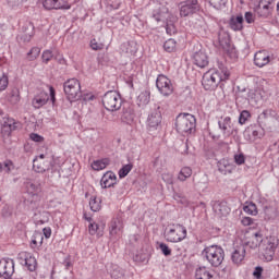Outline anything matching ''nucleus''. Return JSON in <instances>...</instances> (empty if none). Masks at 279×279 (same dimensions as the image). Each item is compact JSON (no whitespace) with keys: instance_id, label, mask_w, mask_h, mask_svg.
Returning a JSON list of instances; mask_svg holds the SVG:
<instances>
[{"instance_id":"1","label":"nucleus","mask_w":279,"mask_h":279,"mask_svg":"<svg viewBox=\"0 0 279 279\" xmlns=\"http://www.w3.org/2000/svg\"><path fill=\"white\" fill-rule=\"evenodd\" d=\"M230 80V70L222 61H217L216 70H208L202 80V85L206 90H216L221 82Z\"/></svg>"},{"instance_id":"2","label":"nucleus","mask_w":279,"mask_h":279,"mask_svg":"<svg viewBox=\"0 0 279 279\" xmlns=\"http://www.w3.org/2000/svg\"><path fill=\"white\" fill-rule=\"evenodd\" d=\"M202 254L210 267H221L223 260H226V251L217 244L206 246Z\"/></svg>"},{"instance_id":"3","label":"nucleus","mask_w":279,"mask_h":279,"mask_svg":"<svg viewBox=\"0 0 279 279\" xmlns=\"http://www.w3.org/2000/svg\"><path fill=\"white\" fill-rule=\"evenodd\" d=\"M197 125L195 116L191 113L179 114L175 120V128L179 134H193Z\"/></svg>"},{"instance_id":"4","label":"nucleus","mask_w":279,"mask_h":279,"mask_svg":"<svg viewBox=\"0 0 279 279\" xmlns=\"http://www.w3.org/2000/svg\"><path fill=\"white\" fill-rule=\"evenodd\" d=\"M189 234L186 227L181 223L169 225L165 231V239L168 243H181Z\"/></svg>"},{"instance_id":"5","label":"nucleus","mask_w":279,"mask_h":279,"mask_svg":"<svg viewBox=\"0 0 279 279\" xmlns=\"http://www.w3.org/2000/svg\"><path fill=\"white\" fill-rule=\"evenodd\" d=\"M63 92L70 104L80 101L82 99V83L77 78H70L63 83Z\"/></svg>"},{"instance_id":"6","label":"nucleus","mask_w":279,"mask_h":279,"mask_svg":"<svg viewBox=\"0 0 279 279\" xmlns=\"http://www.w3.org/2000/svg\"><path fill=\"white\" fill-rule=\"evenodd\" d=\"M279 239L276 235H270L264 239L260 245V252L264 256V259L267 263H271L274 260V256H276V250H278Z\"/></svg>"},{"instance_id":"7","label":"nucleus","mask_w":279,"mask_h":279,"mask_svg":"<svg viewBox=\"0 0 279 279\" xmlns=\"http://www.w3.org/2000/svg\"><path fill=\"white\" fill-rule=\"evenodd\" d=\"M122 104L121 94L117 90H109L102 96V106L109 112L121 110Z\"/></svg>"},{"instance_id":"8","label":"nucleus","mask_w":279,"mask_h":279,"mask_svg":"<svg viewBox=\"0 0 279 279\" xmlns=\"http://www.w3.org/2000/svg\"><path fill=\"white\" fill-rule=\"evenodd\" d=\"M162 125V113L160 112V107L151 110L146 119V128L148 132H156V130H160Z\"/></svg>"},{"instance_id":"9","label":"nucleus","mask_w":279,"mask_h":279,"mask_svg":"<svg viewBox=\"0 0 279 279\" xmlns=\"http://www.w3.org/2000/svg\"><path fill=\"white\" fill-rule=\"evenodd\" d=\"M156 88L162 97L173 95V83L165 74H159L156 80Z\"/></svg>"},{"instance_id":"10","label":"nucleus","mask_w":279,"mask_h":279,"mask_svg":"<svg viewBox=\"0 0 279 279\" xmlns=\"http://www.w3.org/2000/svg\"><path fill=\"white\" fill-rule=\"evenodd\" d=\"M265 239H263V232L260 231H248L245 234L244 247H251V250H256V247H260Z\"/></svg>"},{"instance_id":"11","label":"nucleus","mask_w":279,"mask_h":279,"mask_svg":"<svg viewBox=\"0 0 279 279\" xmlns=\"http://www.w3.org/2000/svg\"><path fill=\"white\" fill-rule=\"evenodd\" d=\"M276 5V0H260L259 4L255 8L257 16L262 19H269L274 8Z\"/></svg>"},{"instance_id":"12","label":"nucleus","mask_w":279,"mask_h":279,"mask_svg":"<svg viewBox=\"0 0 279 279\" xmlns=\"http://www.w3.org/2000/svg\"><path fill=\"white\" fill-rule=\"evenodd\" d=\"M17 259L20 264L23 265V267H26L28 271H35L38 267V262L36 260V257L32 255V253L22 251L17 255Z\"/></svg>"},{"instance_id":"13","label":"nucleus","mask_w":279,"mask_h":279,"mask_svg":"<svg viewBox=\"0 0 279 279\" xmlns=\"http://www.w3.org/2000/svg\"><path fill=\"white\" fill-rule=\"evenodd\" d=\"M245 256H247V251L245 244L234 245L231 251V262L233 265H243L245 263Z\"/></svg>"},{"instance_id":"14","label":"nucleus","mask_w":279,"mask_h":279,"mask_svg":"<svg viewBox=\"0 0 279 279\" xmlns=\"http://www.w3.org/2000/svg\"><path fill=\"white\" fill-rule=\"evenodd\" d=\"M58 167V158L56 157H47L46 162L43 166L38 165V159L33 160V169L36 173H45V171H51V169H56Z\"/></svg>"},{"instance_id":"15","label":"nucleus","mask_w":279,"mask_h":279,"mask_svg":"<svg viewBox=\"0 0 279 279\" xmlns=\"http://www.w3.org/2000/svg\"><path fill=\"white\" fill-rule=\"evenodd\" d=\"M218 128L222 132L223 136H232L236 129H234V123H232V118L230 116L221 117L218 120Z\"/></svg>"},{"instance_id":"16","label":"nucleus","mask_w":279,"mask_h":279,"mask_svg":"<svg viewBox=\"0 0 279 279\" xmlns=\"http://www.w3.org/2000/svg\"><path fill=\"white\" fill-rule=\"evenodd\" d=\"M43 8L47 11L71 10V3L69 0H43Z\"/></svg>"},{"instance_id":"17","label":"nucleus","mask_w":279,"mask_h":279,"mask_svg":"<svg viewBox=\"0 0 279 279\" xmlns=\"http://www.w3.org/2000/svg\"><path fill=\"white\" fill-rule=\"evenodd\" d=\"M14 276V259H0V278H12Z\"/></svg>"},{"instance_id":"18","label":"nucleus","mask_w":279,"mask_h":279,"mask_svg":"<svg viewBox=\"0 0 279 279\" xmlns=\"http://www.w3.org/2000/svg\"><path fill=\"white\" fill-rule=\"evenodd\" d=\"M211 208L216 215V217H219V219H223V217H228L230 215V206H228V203L225 201H215L211 203Z\"/></svg>"},{"instance_id":"19","label":"nucleus","mask_w":279,"mask_h":279,"mask_svg":"<svg viewBox=\"0 0 279 279\" xmlns=\"http://www.w3.org/2000/svg\"><path fill=\"white\" fill-rule=\"evenodd\" d=\"M253 62L255 66H257L258 69H263V66H267V64L271 62V56L267 50H258L254 54Z\"/></svg>"},{"instance_id":"20","label":"nucleus","mask_w":279,"mask_h":279,"mask_svg":"<svg viewBox=\"0 0 279 279\" xmlns=\"http://www.w3.org/2000/svg\"><path fill=\"white\" fill-rule=\"evenodd\" d=\"M46 104H49V94L45 90H40L32 99V106L35 110L45 108Z\"/></svg>"},{"instance_id":"21","label":"nucleus","mask_w":279,"mask_h":279,"mask_svg":"<svg viewBox=\"0 0 279 279\" xmlns=\"http://www.w3.org/2000/svg\"><path fill=\"white\" fill-rule=\"evenodd\" d=\"M192 60H193V64H195V66H198V69H206V66L209 63L208 54H206L204 50L196 51L193 54Z\"/></svg>"},{"instance_id":"22","label":"nucleus","mask_w":279,"mask_h":279,"mask_svg":"<svg viewBox=\"0 0 279 279\" xmlns=\"http://www.w3.org/2000/svg\"><path fill=\"white\" fill-rule=\"evenodd\" d=\"M117 184V174L112 171H107L100 179L101 189H111Z\"/></svg>"},{"instance_id":"23","label":"nucleus","mask_w":279,"mask_h":279,"mask_svg":"<svg viewBox=\"0 0 279 279\" xmlns=\"http://www.w3.org/2000/svg\"><path fill=\"white\" fill-rule=\"evenodd\" d=\"M244 22L245 19L243 17V14L232 15L229 20V27L233 32H243Z\"/></svg>"},{"instance_id":"24","label":"nucleus","mask_w":279,"mask_h":279,"mask_svg":"<svg viewBox=\"0 0 279 279\" xmlns=\"http://www.w3.org/2000/svg\"><path fill=\"white\" fill-rule=\"evenodd\" d=\"M195 10H197V0L187 1L181 5L180 16H190V14H194Z\"/></svg>"},{"instance_id":"25","label":"nucleus","mask_w":279,"mask_h":279,"mask_svg":"<svg viewBox=\"0 0 279 279\" xmlns=\"http://www.w3.org/2000/svg\"><path fill=\"white\" fill-rule=\"evenodd\" d=\"M109 234L111 239H117V236H121L123 234V222L119 220L111 221L109 227Z\"/></svg>"},{"instance_id":"26","label":"nucleus","mask_w":279,"mask_h":279,"mask_svg":"<svg viewBox=\"0 0 279 279\" xmlns=\"http://www.w3.org/2000/svg\"><path fill=\"white\" fill-rule=\"evenodd\" d=\"M104 230H106V225H100L95 221L88 225V232L90 236L96 235L98 239H101V236H104Z\"/></svg>"},{"instance_id":"27","label":"nucleus","mask_w":279,"mask_h":279,"mask_svg":"<svg viewBox=\"0 0 279 279\" xmlns=\"http://www.w3.org/2000/svg\"><path fill=\"white\" fill-rule=\"evenodd\" d=\"M3 130H5V132H14V130H16V120H14L13 118H10V116H4L2 118V120L0 121Z\"/></svg>"},{"instance_id":"28","label":"nucleus","mask_w":279,"mask_h":279,"mask_svg":"<svg viewBox=\"0 0 279 279\" xmlns=\"http://www.w3.org/2000/svg\"><path fill=\"white\" fill-rule=\"evenodd\" d=\"M194 278L195 279H215V276H213V272H210L208 267L201 266L196 268Z\"/></svg>"},{"instance_id":"29","label":"nucleus","mask_w":279,"mask_h":279,"mask_svg":"<svg viewBox=\"0 0 279 279\" xmlns=\"http://www.w3.org/2000/svg\"><path fill=\"white\" fill-rule=\"evenodd\" d=\"M218 171L223 175H228V173H232V171H234V165H232L228 159H222L218 163Z\"/></svg>"},{"instance_id":"30","label":"nucleus","mask_w":279,"mask_h":279,"mask_svg":"<svg viewBox=\"0 0 279 279\" xmlns=\"http://www.w3.org/2000/svg\"><path fill=\"white\" fill-rule=\"evenodd\" d=\"M43 241H45L43 232H35L31 241L32 250H40V247H43Z\"/></svg>"},{"instance_id":"31","label":"nucleus","mask_w":279,"mask_h":279,"mask_svg":"<svg viewBox=\"0 0 279 279\" xmlns=\"http://www.w3.org/2000/svg\"><path fill=\"white\" fill-rule=\"evenodd\" d=\"M136 118V113L133 111V109H125L122 112L121 121L122 123H126V125H132L134 123V119Z\"/></svg>"},{"instance_id":"32","label":"nucleus","mask_w":279,"mask_h":279,"mask_svg":"<svg viewBox=\"0 0 279 279\" xmlns=\"http://www.w3.org/2000/svg\"><path fill=\"white\" fill-rule=\"evenodd\" d=\"M151 99V93L149 90H143L141 94L137 96V106L140 108H143L149 104Z\"/></svg>"},{"instance_id":"33","label":"nucleus","mask_w":279,"mask_h":279,"mask_svg":"<svg viewBox=\"0 0 279 279\" xmlns=\"http://www.w3.org/2000/svg\"><path fill=\"white\" fill-rule=\"evenodd\" d=\"M191 175H193V169L189 166H185L181 168L177 179L179 180V182H186L189 178H191Z\"/></svg>"},{"instance_id":"34","label":"nucleus","mask_w":279,"mask_h":279,"mask_svg":"<svg viewBox=\"0 0 279 279\" xmlns=\"http://www.w3.org/2000/svg\"><path fill=\"white\" fill-rule=\"evenodd\" d=\"M108 165H110V159L102 158V159L94 160L90 167L94 171H104V169H106Z\"/></svg>"},{"instance_id":"35","label":"nucleus","mask_w":279,"mask_h":279,"mask_svg":"<svg viewBox=\"0 0 279 279\" xmlns=\"http://www.w3.org/2000/svg\"><path fill=\"white\" fill-rule=\"evenodd\" d=\"M163 49L167 53H175V51H178V41L173 38L166 40L163 43Z\"/></svg>"},{"instance_id":"36","label":"nucleus","mask_w":279,"mask_h":279,"mask_svg":"<svg viewBox=\"0 0 279 279\" xmlns=\"http://www.w3.org/2000/svg\"><path fill=\"white\" fill-rule=\"evenodd\" d=\"M89 207L93 213H99L101 210V199L97 198V196H92Z\"/></svg>"},{"instance_id":"37","label":"nucleus","mask_w":279,"mask_h":279,"mask_svg":"<svg viewBox=\"0 0 279 279\" xmlns=\"http://www.w3.org/2000/svg\"><path fill=\"white\" fill-rule=\"evenodd\" d=\"M9 101L13 105H16L21 101V92H19V88L11 89L9 94Z\"/></svg>"},{"instance_id":"38","label":"nucleus","mask_w":279,"mask_h":279,"mask_svg":"<svg viewBox=\"0 0 279 279\" xmlns=\"http://www.w3.org/2000/svg\"><path fill=\"white\" fill-rule=\"evenodd\" d=\"M244 213H246V215H252V217H256V215H258V207H256V204L254 203H247L244 207H243Z\"/></svg>"},{"instance_id":"39","label":"nucleus","mask_w":279,"mask_h":279,"mask_svg":"<svg viewBox=\"0 0 279 279\" xmlns=\"http://www.w3.org/2000/svg\"><path fill=\"white\" fill-rule=\"evenodd\" d=\"M26 56L29 62H34V60H37V58L40 56V48L39 47L31 48V50L27 52Z\"/></svg>"},{"instance_id":"40","label":"nucleus","mask_w":279,"mask_h":279,"mask_svg":"<svg viewBox=\"0 0 279 279\" xmlns=\"http://www.w3.org/2000/svg\"><path fill=\"white\" fill-rule=\"evenodd\" d=\"M132 169H134L133 163H126V165L122 166V168L118 172L119 178L122 179V178L128 177V174L130 173V171H132Z\"/></svg>"},{"instance_id":"41","label":"nucleus","mask_w":279,"mask_h":279,"mask_svg":"<svg viewBox=\"0 0 279 279\" xmlns=\"http://www.w3.org/2000/svg\"><path fill=\"white\" fill-rule=\"evenodd\" d=\"M209 5L211 8H215V10H222V8H226V3H228V0H207Z\"/></svg>"},{"instance_id":"42","label":"nucleus","mask_w":279,"mask_h":279,"mask_svg":"<svg viewBox=\"0 0 279 279\" xmlns=\"http://www.w3.org/2000/svg\"><path fill=\"white\" fill-rule=\"evenodd\" d=\"M251 117H252V113H250L247 110H243L239 117L240 125H245V123H247V119H250Z\"/></svg>"},{"instance_id":"43","label":"nucleus","mask_w":279,"mask_h":279,"mask_svg":"<svg viewBox=\"0 0 279 279\" xmlns=\"http://www.w3.org/2000/svg\"><path fill=\"white\" fill-rule=\"evenodd\" d=\"M10 80L8 78V75L2 74V76L0 77V93H3V90L8 88Z\"/></svg>"},{"instance_id":"44","label":"nucleus","mask_w":279,"mask_h":279,"mask_svg":"<svg viewBox=\"0 0 279 279\" xmlns=\"http://www.w3.org/2000/svg\"><path fill=\"white\" fill-rule=\"evenodd\" d=\"M53 58V51L44 50L41 54V60L45 64H49L50 60Z\"/></svg>"},{"instance_id":"45","label":"nucleus","mask_w":279,"mask_h":279,"mask_svg":"<svg viewBox=\"0 0 279 279\" xmlns=\"http://www.w3.org/2000/svg\"><path fill=\"white\" fill-rule=\"evenodd\" d=\"M159 250L161 251L163 256H171L172 250L165 242L159 243Z\"/></svg>"},{"instance_id":"46","label":"nucleus","mask_w":279,"mask_h":279,"mask_svg":"<svg viewBox=\"0 0 279 279\" xmlns=\"http://www.w3.org/2000/svg\"><path fill=\"white\" fill-rule=\"evenodd\" d=\"M125 47V53H129L130 56H134L136 53V44L134 43H126L123 45Z\"/></svg>"},{"instance_id":"47","label":"nucleus","mask_w":279,"mask_h":279,"mask_svg":"<svg viewBox=\"0 0 279 279\" xmlns=\"http://www.w3.org/2000/svg\"><path fill=\"white\" fill-rule=\"evenodd\" d=\"M233 160H234L235 165H238V167H241V165H243L246 160L245 154H243V153L235 154L233 156Z\"/></svg>"},{"instance_id":"48","label":"nucleus","mask_w":279,"mask_h":279,"mask_svg":"<svg viewBox=\"0 0 279 279\" xmlns=\"http://www.w3.org/2000/svg\"><path fill=\"white\" fill-rule=\"evenodd\" d=\"M111 278H113V279H125V274L121 269H114L111 272Z\"/></svg>"},{"instance_id":"49","label":"nucleus","mask_w":279,"mask_h":279,"mask_svg":"<svg viewBox=\"0 0 279 279\" xmlns=\"http://www.w3.org/2000/svg\"><path fill=\"white\" fill-rule=\"evenodd\" d=\"M90 47L93 51H101V49H104V44L97 43V39H92Z\"/></svg>"},{"instance_id":"50","label":"nucleus","mask_w":279,"mask_h":279,"mask_svg":"<svg viewBox=\"0 0 279 279\" xmlns=\"http://www.w3.org/2000/svg\"><path fill=\"white\" fill-rule=\"evenodd\" d=\"M29 138L31 141H34V143H43V141H45V137H43V135H39L37 133H31Z\"/></svg>"},{"instance_id":"51","label":"nucleus","mask_w":279,"mask_h":279,"mask_svg":"<svg viewBox=\"0 0 279 279\" xmlns=\"http://www.w3.org/2000/svg\"><path fill=\"white\" fill-rule=\"evenodd\" d=\"M244 21L246 22V23H248V24H252V23H254V21H255V17H254V13H252V12H245V14H244Z\"/></svg>"},{"instance_id":"52","label":"nucleus","mask_w":279,"mask_h":279,"mask_svg":"<svg viewBox=\"0 0 279 279\" xmlns=\"http://www.w3.org/2000/svg\"><path fill=\"white\" fill-rule=\"evenodd\" d=\"M49 93H50V101L52 104V106H56V88H53V86L49 85Z\"/></svg>"},{"instance_id":"53","label":"nucleus","mask_w":279,"mask_h":279,"mask_svg":"<svg viewBox=\"0 0 279 279\" xmlns=\"http://www.w3.org/2000/svg\"><path fill=\"white\" fill-rule=\"evenodd\" d=\"M162 180L166 182V184H173V174L171 173H163Z\"/></svg>"},{"instance_id":"54","label":"nucleus","mask_w":279,"mask_h":279,"mask_svg":"<svg viewBox=\"0 0 279 279\" xmlns=\"http://www.w3.org/2000/svg\"><path fill=\"white\" fill-rule=\"evenodd\" d=\"M253 276L256 278V279H260L263 278V267L260 266H257L253 272Z\"/></svg>"},{"instance_id":"55","label":"nucleus","mask_w":279,"mask_h":279,"mask_svg":"<svg viewBox=\"0 0 279 279\" xmlns=\"http://www.w3.org/2000/svg\"><path fill=\"white\" fill-rule=\"evenodd\" d=\"M242 226H252L254 219L252 217H243L241 220Z\"/></svg>"},{"instance_id":"56","label":"nucleus","mask_w":279,"mask_h":279,"mask_svg":"<svg viewBox=\"0 0 279 279\" xmlns=\"http://www.w3.org/2000/svg\"><path fill=\"white\" fill-rule=\"evenodd\" d=\"M45 158H47V155L40 154L39 156L35 157L34 160H37V165L43 167L44 162H46V161H43Z\"/></svg>"},{"instance_id":"57","label":"nucleus","mask_w":279,"mask_h":279,"mask_svg":"<svg viewBox=\"0 0 279 279\" xmlns=\"http://www.w3.org/2000/svg\"><path fill=\"white\" fill-rule=\"evenodd\" d=\"M43 235L46 239H51V228H49V227L44 228L43 229Z\"/></svg>"},{"instance_id":"58","label":"nucleus","mask_w":279,"mask_h":279,"mask_svg":"<svg viewBox=\"0 0 279 279\" xmlns=\"http://www.w3.org/2000/svg\"><path fill=\"white\" fill-rule=\"evenodd\" d=\"M13 166H14V163L12 162V160L8 159L4 161V167L7 169V173H10V171H12L11 167H13Z\"/></svg>"},{"instance_id":"59","label":"nucleus","mask_w":279,"mask_h":279,"mask_svg":"<svg viewBox=\"0 0 279 279\" xmlns=\"http://www.w3.org/2000/svg\"><path fill=\"white\" fill-rule=\"evenodd\" d=\"M28 191H31V193L33 195H36V193H38V186L34 183H28Z\"/></svg>"},{"instance_id":"60","label":"nucleus","mask_w":279,"mask_h":279,"mask_svg":"<svg viewBox=\"0 0 279 279\" xmlns=\"http://www.w3.org/2000/svg\"><path fill=\"white\" fill-rule=\"evenodd\" d=\"M32 38H34V26H32V32L25 35L24 40L29 41Z\"/></svg>"},{"instance_id":"61","label":"nucleus","mask_w":279,"mask_h":279,"mask_svg":"<svg viewBox=\"0 0 279 279\" xmlns=\"http://www.w3.org/2000/svg\"><path fill=\"white\" fill-rule=\"evenodd\" d=\"M57 61L59 64L66 65V60L63 56H60L59 58L57 57Z\"/></svg>"},{"instance_id":"62","label":"nucleus","mask_w":279,"mask_h":279,"mask_svg":"<svg viewBox=\"0 0 279 279\" xmlns=\"http://www.w3.org/2000/svg\"><path fill=\"white\" fill-rule=\"evenodd\" d=\"M153 19H155V21H157V23H160V21H162L160 13L153 14Z\"/></svg>"},{"instance_id":"63","label":"nucleus","mask_w":279,"mask_h":279,"mask_svg":"<svg viewBox=\"0 0 279 279\" xmlns=\"http://www.w3.org/2000/svg\"><path fill=\"white\" fill-rule=\"evenodd\" d=\"M83 218L85 221H88V223H93V217L88 216L87 214H84Z\"/></svg>"},{"instance_id":"64","label":"nucleus","mask_w":279,"mask_h":279,"mask_svg":"<svg viewBox=\"0 0 279 279\" xmlns=\"http://www.w3.org/2000/svg\"><path fill=\"white\" fill-rule=\"evenodd\" d=\"M269 112H271V110L266 109L262 112V116L264 117V119H267L269 117Z\"/></svg>"}]
</instances>
